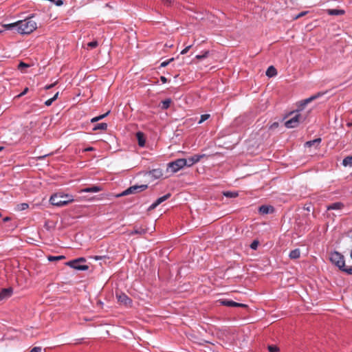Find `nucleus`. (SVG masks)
<instances>
[{
  "label": "nucleus",
  "instance_id": "nucleus-25",
  "mask_svg": "<svg viewBox=\"0 0 352 352\" xmlns=\"http://www.w3.org/2000/svg\"><path fill=\"white\" fill-rule=\"evenodd\" d=\"M171 102H172V100L170 98H167L164 100H162L161 102L162 103L161 108L164 110L168 109Z\"/></svg>",
  "mask_w": 352,
  "mask_h": 352
},
{
  "label": "nucleus",
  "instance_id": "nucleus-37",
  "mask_svg": "<svg viewBox=\"0 0 352 352\" xmlns=\"http://www.w3.org/2000/svg\"><path fill=\"white\" fill-rule=\"evenodd\" d=\"M161 1L166 6H171L173 4L172 0H161Z\"/></svg>",
  "mask_w": 352,
  "mask_h": 352
},
{
  "label": "nucleus",
  "instance_id": "nucleus-15",
  "mask_svg": "<svg viewBox=\"0 0 352 352\" xmlns=\"http://www.w3.org/2000/svg\"><path fill=\"white\" fill-rule=\"evenodd\" d=\"M217 302L221 305L226 306V307H234V305H235L234 301H233L232 300H229V299H225V298L219 299L217 300Z\"/></svg>",
  "mask_w": 352,
  "mask_h": 352
},
{
  "label": "nucleus",
  "instance_id": "nucleus-53",
  "mask_svg": "<svg viewBox=\"0 0 352 352\" xmlns=\"http://www.w3.org/2000/svg\"><path fill=\"white\" fill-rule=\"evenodd\" d=\"M58 92H57L51 99H53V101H55L58 98Z\"/></svg>",
  "mask_w": 352,
  "mask_h": 352
},
{
  "label": "nucleus",
  "instance_id": "nucleus-34",
  "mask_svg": "<svg viewBox=\"0 0 352 352\" xmlns=\"http://www.w3.org/2000/svg\"><path fill=\"white\" fill-rule=\"evenodd\" d=\"M209 118H210V115L209 114H203V115H201V119L199 121V123L201 124V123L204 122V121L208 120Z\"/></svg>",
  "mask_w": 352,
  "mask_h": 352
},
{
  "label": "nucleus",
  "instance_id": "nucleus-26",
  "mask_svg": "<svg viewBox=\"0 0 352 352\" xmlns=\"http://www.w3.org/2000/svg\"><path fill=\"white\" fill-rule=\"evenodd\" d=\"M107 128V124L106 123H99L94 126L93 130H102L104 131Z\"/></svg>",
  "mask_w": 352,
  "mask_h": 352
},
{
  "label": "nucleus",
  "instance_id": "nucleus-55",
  "mask_svg": "<svg viewBox=\"0 0 352 352\" xmlns=\"http://www.w3.org/2000/svg\"><path fill=\"white\" fill-rule=\"evenodd\" d=\"M2 220L7 221V220H10V217H4Z\"/></svg>",
  "mask_w": 352,
  "mask_h": 352
},
{
  "label": "nucleus",
  "instance_id": "nucleus-50",
  "mask_svg": "<svg viewBox=\"0 0 352 352\" xmlns=\"http://www.w3.org/2000/svg\"><path fill=\"white\" fill-rule=\"evenodd\" d=\"M160 80H161V81H162L163 83H165V82H167V79H166V77H164V76H161V77H160Z\"/></svg>",
  "mask_w": 352,
  "mask_h": 352
},
{
  "label": "nucleus",
  "instance_id": "nucleus-9",
  "mask_svg": "<svg viewBox=\"0 0 352 352\" xmlns=\"http://www.w3.org/2000/svg\"><path fill=\"white\" fill-rule=\"evenodd\" d=\"M118 301L126 306H131L132 300L124 293L116 294Z\"/></svg>",
  "mask_w": 352,
  "mask_h": 352
},
{
  "label": "nucleus",
  "instance_id": "nucleus-27",
  "mask_svg": "<svg viewBox=\"0 0 352 352\" xmlns=\"http://www.w3.org/2000/svg\"><path fill=\"white\" fill-rule=\"evenodd\" d=\"M342 164L344 166H352V156H348L345 157L342 161Z\"/></svg>",
  "mask_w": 352,
  "mask_h": 352
},
{
  "label": "nucleus",
  "instance_id": "nucleus-39",
  "mask_svg": "<svg viewBox=\"0 0 352 352\" xmlns=\"http://www.w3.org/2000/svg\"><path fill=\"white\" fill-rule=\"evenodd\" d=\"M28 67V65H27L26 63H23V62H21L18 66V68L21 70H22L23 68H27Z\"/></svg>",
  "mask_w": 352,
  "mask_h": 352
},
{
  "label": "nucleus",
  "instance_id": "nucleus-16",
  "mask_svg": "<svg viewBox=\"0 0 352 352\" xmlns=\"http://www.w3.org/2000/svg\"><path fill=\"white\" fill-rule=\"evenodd\" d=\"M102 190L101 188L97 186L85 188L80 190V192H98Z\"/></svg>",
  "mask_w": 352,
  "mask_h": 352
},
{
  "label": "nucleus",
  "instance_id": "nucleus-14",
  "mask_svg": "<svg viewBox=\"0 0 352 352\" xmlns=\"http://www.w3.org/2000/svg\"><path fill=\"white\" fill-rule=\"evenodd\" d=\"M274 210V208L272 206H266L263 205L259 207L258 211L261 214H269L272 213Z\"/></svg>",
  "mask_w": 352,
  "mask_h": 352
},
{
  "label": "nucleus",
  "instance_id": "nucleus-13",
  "mask_svg": "<svg viewBox=\"0 0 352 352\" xmlns=\"http://www.w3.org/2000/svg\"><path fill=\"white\" fill-rule=\"evenodd\" d=\"M12 294V287L2 289L0 292V301L3 299L10 297Z\"/></svg>",
  "mask_w": 352,
  "mask_h": 352
},
{
  "label": "nucleus",
  "instance_id": "nucleus-32",
  "mask_svg": "<svg viewBox=\"0 0 352 352\" xmlns=\"http://www.w3.org/2000/svg\"><path fill=\"white\" fill-rule=\"evenodd\" d=\"M269 352H278L279 348L275 345H269L267 346Z\"/></svg>",
  "mask_w": 352,
  "mask_h": 352
},
{
  "label": "nucleus",
  "instance_id": "nucleus-2",
  "mask_svg": "<svg viewBox=\"0 0 352 352\" xmlns=\"http://www.w3.org/2000/svg\"><path fill=\"white\" fill-rule=\"evenodd\" d=\"M75 201L74 197L71 194L58 192L53 194L50 199V202L52 205L62 207Z\"/></svg>",
  "mask_w": 352,
  "mask_h": 352
},
{
  "label": "nucleus",
  "instance_id": "nucleus-46",
  "mask_svg": "<svg viewBox=\"0 0 352 352\" xmlns=\"http://www.w3.org/2000/svg\"><path fill=\"white\" fill-rule=\"evenodd\" d=\"M53 99H49L45 101V104L46 106H50L52 103H53Z\"/></svg>",
  "mask_w": 352,
  "mask_h": 352
},
{
  "label": "nucleus",
  "instance_id": "nucleus-44",
  "mask_svg": "<svg viewBox=\"0 0 352 352\" xmlns=\"http://www.w3.org/2000/svg\"><path fill=\"white\" fill-rule=\"evenodd\" d=\"M56 6H60L63 4V1L62 0H57L53 1Z\"/></svg>",
  "mask_w": 352,
  "mask_h": 352
},
{
  "label": "nucleus",
  "instance_id": "nucleus-7",
  "mask_svg": "<svg viewBox=\"0 0 352 352\" xmlns=\"http://www.w3.org/2000/svg\"><path fill=\"white\" fill-rule=\"evenodd\" d=\"M186 166V159L180 158L175 160L174 162H170L168 164V168L173 173H176L181 168H184Z\"/></svg>",
  "mask_w": 352,
  "mask_h": 352
},
{
  "label": "nucleus",
  "instance_id": "nucleus-48",
  "mask_svg": "<svg viewBox=\"0 0 352 352\" xmlns=\"http://www.w3.org/2000/svg\"><path fill=\"white\" fill-rule=\"evenodd\" d=\"M28 91V88H25L23 92H21L18 96L21 97L22 96H24L27 92Z\"/></svg>",
  "mask_w": 352,
  "mask_h": 352
},
{
  "label": "nucleus",
  "instance_id": "nucleus-36",
  "mask_svg": "<svg viewBox=\"0 0 352 352\" xmlns=\"http://www.w3.org/2000/svg\"><path fill=\"white\" fill-rule=\"evenodd\" d=\"M173 58H170V59H169V60H168L163 61V62L161 63L160 66H161L162 67H166V66H167V65H168L171 61H173Z\"/></svg>",
  "mask_w": 352,
  "mask_h": 352
},
{
  "label": "nucleus",
  "instance_id": "nucleus-41",
  "mask_svg": "<svg viewBox=\"0 0 352 352\" xmlns=\"http://www.w3.org/2000/svg\"><path fill=\"white\" fill-rule=\"evenodd\" d=\"M308 12L307 11H303V12H301L300 13H299L298 14H297L295 17H294V19H298L303 16H305Z\"/></svg>",
  "mask_w": 352,
  "mask_h": 352
},
{
  "label": "nucleus",
  "instance_id": "nucleus-52",
  "mask_svg": "<svg viewBox=\"0 0 352 352\" xmlns=\"http://www.w3.org/2000/svg\"><path fill=\"white\" fill-rule=\"evenodd\" d=\"M106 256H94V259L96 260H100V259H102V258H105Z\"/></svg>",
  "mask_w": 352,
  "mask_h": 352
},
{
  "label": "nucleus",
  "instance_id": "nucleus-17",
  "mask_svg": "<svg viewBox=\"0 0 352 352\" xmlns=\"http://www.w3.org/2000/svg\"><path fill=\"white\" fill-rule=\"evenodd\" d=\"M343 207V204L340 202L334 203L328 206V215L330 216V211L332 210H340Z\"/></svg>",
  "mask_w": 352,
  "mask_h": 352
},
{
  "label": "nucleus",
  "instance_id": "nucleus-35",
  "mask_svg": "<svg viewBox=\"0 0 352 352\" xmlns=\"http://www.w3.org/2000/svg\"><path fill=\"white\" fill-rule=\"evenodd\" d=\"M343 272H345L346 274L349 275H352V266L346 265Z\"/></svg>",
  "mask_w": 352,
  "mask_h": 352
},
{
  "label": "nucleus",
  "instance_id": "nucleus-59",
  "mask_svg": "<svg viewBox=\"0 0 352 352\" xmlns=\"http://www.w3.org/2000/svg\"><path fill=\"white\" fill-rule=\"evenodd\" d=\"M351 257L352 258V250H351Z\"/></svg>",
  "mask_w": 352,
  "mask_h": 352
},
{
  "label": "nucleus",
  "instance_id": "nucleus-58",
  "mask_svg": "<svg viewBox=\"0 0 352 352\" xmlns=\"http://www.w3.org/2000/svg\"><path fill=\"white\" fill-rule=\"evenodd\" d=\"M4 148L3 146H0V151H1Z\"/></svg>",
  "mask_w": 352,
  "mask_h": 352
},
{
  "label": "nucleus",
  "instance_id": "nucleus-20",
  "mask_svg": "<svg viewBox=\"0 0 352 352\" xmlns=\"http://www.w3.org/2000/svg\"><path fill=\"white\" fill-rule=\"evenodd\" d=\"M300 256V251L298 248L292 250L289 254V257L291 259H297Z\"/></svg>",
  "mask_w": 352,
  "mask_h": 352
},
{
  "label": "nucleus",
  "instance_id": "nucleus-43",
  "mask_svg": "<svg viewBox=\"0 0 352 352\" xmlns=\"http://www.w3.org/2000/svg\"><path fill=\"white\" fill-rule=\"evenodd\" d=\"M74 261H76V263H85L86 261V259L83 257H80V258L74 259Z\"/></svg>",
  "mask_w": 352,
  "mask_h": 352
},
{
  "label": "nucleus",
  "instance_id": "nucleus-40",
  "mask_svg": "<svg viewBox=\"0 0 352 352\" xmlns=\"http://www.w3.org/2000/svg\"><path fill=\"white\" fill-rule=\"evenodd\" d=\"M234 304L235 305H234V307H243V308L248 307V305L245 304L239 303V302H234Z\"/></svg>",
  "mask_w": 352,
  "mask_h": 352
},
{
  "label": "nucleus",
  "instance_id": "nucleus-49",
  "mask_svg": "<svg viewBox=\"0 0 352 352\" xmlns=\"http://www.w3.org/2000/svg\"><path fill=\"white\" fill-rule=\"evenodd\" d=\"M94 150H95V148L94 147H91V146L85 148L84 149L85 151H94Z\"/></svg>",
  "mask_w": 352,
  "mask_h": 352
},
{
  "label": "nucleus",
  "instance_id": "nucleus-56",
  "mask_svg": "<svg viewBox=\"0 0 352 352\" xmlns=\"http://www.w3.org/2000/svg\"><path fill=\"white\" fill-rule=\"evenodd\" d=\"M259 224L258 223H256L253 226H252V228L254 229L256 226H258Z\"/></svg>",
  "mask_w": 352,
  "mask_h": 352
},
{
  "label": "nucleus",
  "instance_id": "nucleus-6",
  "mask_svg": "<svg viewBox=\"0 0 352 352\" xmlns=\"http://www.w3.org/2000/svg\"><path fill=\"white\" fill-rule=\"evenodd\" d=\"M305 119V116L296 113L294 116L285 122V126L289 129L296 127L300 123L303 122Z\"/></svg>",
  "mask_w": 352,
  "mask_h": 352
},
{
  "label": "nucleus",
  "instance_id": "nucleus-10",
  "mask_svg": "<svg viewBox=\"0 0 352 352\" xmlns=\"http://www.w3.org/2000/svg\"><path fill=\"white\" fill-rule=\"evenodd\" d=\"M65 265L69 266L77 270L85 271L89 269V266L87 265H81L80 263H76V261H70L65 263Z\"/></svg>",
  "mask_w": 352,
  "mask_h": 352
},
{
  "label": "nucleus",
  "instance_id": "nucleus-22",
  "mask_svg": "<svg viewBox=\"0 0 352 352\" xmlns=\"http://www.w3.org/2000/svg\"><path fill=\"white\" fill-rule=\"evenodd\" d=\"M276 74H277V72L274 66L269 67L266 71V75L268 77H273V76H275Z\"/></svg>",
  "mask_w": 352,
  "mask_h": 352
},
{
  "label": "nucleus",
  "instance_id": "nucleus-33",
  "mask_svg": "<svg viewBox=\"0 0 352 352\" xmlns=\"http://www.w3.org/2000/svg\"><path fill=\"white\" fill-rule=\"evenodd\" d=\"M98 45V43L97 41H91V42H89L87 43V47L91 49L95 48Z\"/></svg>",
  "mask_w": 352,
  "mask_h": 352
},
{
  "label": "nucleus",
  "instance_id": "nucleus-54",
  "mask_svg": "<svg viewBox=\"0 0 352 352\" xmlns=\"http://www.w3.org/2000/svg\"><path fill=\"white\" fill-rule=\"evenodd\" d=\"M63 221H60V226H58V229H61L63 227H65V226L63 224Z\"/></svg>",
  "mask_w": 352,
  "mask_h": 352
},
{
  "label": "nucleus",
  "instance_id": "nucleus-38",
  "mask_svg": "<svg viewBox=\"0 0 352 352\" xmlns=\"http://www.w3.org/2000/svg\"><path fill=\"white\" fill-rule=\"evenodd\" d=\"M192 45H189L188 46H186L182 52H181V54H186L188 50L192 47Z\"/></svg>",
  "mask_w": 352,
  "mask_h": 352
},
{
  "label": "nucleus",
  "instance_id": "nucleus-57",
  "mask_svg": "<svg viewBox=\"0 0 352 352\" xmlns=\"http://www.w3.org/2000/svg\"><path fill=\"white\" fill-rule=\"evenodd\" d=\"M4 30H6L4 28H3V30H0V34H1L2 32H4Z\"/></svg>",
  "mask_w": 352,
  "mask_h": 352
},
{
  "label": "nucleus",
  "instance_id": "nucleus-1",
  "mask_svg": "<svg viewBox=\"0 0 352 352\" xmlns=\"http://www.w3.org/2000/svg\"><path fill=\"white\" fill-rule=\"evenodd\" d=\"M34 15L28 17L24 20L18 21L15 23L3 24L2 26L6 30H15L20 34H29L37 28L36 23L32 20Z\"/></svg>",
  "mask_w": 352,
  "mask_h": 352
},
{
  "label": "nucleus",
  "instance_id": "nucleus-12",
  "mask_svg": "<svg viewBox=\"0 0 352 352\" xmlns=\"http://www.w3.org/2000/svg\"><path fill=\"white\" fill-rule=\"evenodd\" d=\"M170 197V194L168 193L160 198H158L154 203H153L150 207L148 208V210H153L157 206H159L160 204L168 199Z\"/></svg>",
  "mask_w": 352,
  "mask_h": 352
},
{
  "label": "nucleus",
  "instance_id": "nucleus-60",
  "mask_svg": "<svg viewBox=\"0 0 352 352\" xmlns=\"http://www.w3.org/2000/svg\"><path fill=\"white\" fill-rule=\"evenodd\" d=\"M0 217H1V214L0 213Z\"/></svg>",
  "mask_w": 352,
  "mask_h": 352
},
{
  "label": "nucleus",
  "instance_id": "nucleus-21",
  "mask_svg": "<svg viewBox=\"0 0 352 352\" xmlns=\"http://www.w3.org/2000/svg\"><path fill=\"white\" fill-rule=\"evenodd\" d=\"M327 12L329 15H342L344 13L343 10L338 9H329Z\"/></svg>",
  "mask_w": 352,
  "mask_h": 352
},
{
  "label": "nucleus",
  "instance_id": "nucleus-23",
  "mask_svg": "<svg viewBox=\"0 0 352 352\" xmlns=\"http://www.w3.org/2000/svg\"><path fill=\"white\" fill-rule=\"evenodd\" d=\"M223 195L228 198H235L238 197L239 193L236 191H225Z\"/></svg>",
  "mask_w": 352,
  "mask_h": 352
},
{
  "label": "nucleus",
  "instance_id": "nucleus-11",
  "mask_svg": "<svg viewBox=\"0 0 352 352\" xmlns=\"http://www.w3.org/2000/svg\"><path fill=\"white\" fill-rule=\"evenodd\" d=\"M204 155H195L190 157L186 158V166L188 167H190L192 166L193 164L197 163L199 162V160L204 157Z\"/></svg>",
  "mask_w": 352,
  "mask_h": 352
},
{
  "label": "nucleus",
  "instance_id": "nucleus-5",
  "mask_svg": "<svg viewBox=\"0 0 352 352\" xmlns=\"http://www.w3.org/2000/svg\"><path fill=\"white\" fill-rule=\"evenodd\" d=\"M147 188H148V186L146 184L134 185V186H130L129 188H128L127 189H126L121 193L116 195V197H120L129 195L131 194H136L138 192L145 190Z\"/></svg>",
  "mask_w": 352,
  "mask_h": 352
},
{
  "label": "nucleus",
  "instance_id": "nucleus-8",
  "mask_svg": "<svg viewBox=\"0 0 352 352\" xmlns=\"http://www.w3.org/2000/svg\"><path fill=\"white\" fill-rule=\"evenodd\" d=\"M324 94V92H318V94L307 98V99H305V100H302L301 101H299L298 102V111H300V110H302L309 103H310L311 102H312L313 100L318 98L319 97L323 96Z\"/></svg>",
  "mask_w": 352,
  "mask_h": 352
},
{
  "label": "nucleus",
  "instance_id": "nucleus-24",
  "mask_svg": "<svg viewBox=\"0 0 352 352\" xmlns=\"http://www.w3.org/2000/svg\"><path fill=\"white\" fill-rule=\"evenodd\" d=\"M47 259L49 261L54 262V261H58L60 260L65 259V256L63 255L60 256H48Z\"/></svg>",
  "mask_w": 352,
  "mask_h": 352
},
{
  "label": "nucleus",
  "instance_id": "nucleus-51",
  "mask_svg": "<svg viewBox=\"0 0 352 352\" xmlns=\"http://www.w3.org/2000/svg\"><path fill=\"white\" fill-rule=\"evenodd\" d=\"M98 121H99L98 116L95 117V118H93L91 120V122H98Z\"/></svg>",
  "mask_w": 352,
  "mask_h": 352
},
{
  "label": "nucleus",
  "instance_id": "nucleus-30",
  "mask_svg": "<svg viewBox=\"0 0 352 352\" xmlns=\"http://www.w3.org/2000/svg\"><path fill=\"white\" fill-rule=\"evenodd\" d=\"M258 245H259V241H258V240L256 239L252 242L250 247L251 249L256 250L257 249Z\"/></svg>",
  "mask_w": 352,
  "mask_h": 352
},
{
  "label": "nucleus",
  "instance_id": "nucleus-3",
  "mask_svg": "<svg viewBox=\"0 0 352 352\" xmlns=\"http://www.w3.org/2000/svg\"><path fill=\"white\" fill-rule=\"evenodd\" d=\"M156 221H144L141 225H135L129 234H151L155 230Z\"/></svg>",
  "mask_w": 352,
  "mask_h": 352
},
{
  "label": "nucleus",
  "instance_id": "nucleus-19",
  "mask_svg": "<svg viewBox=\"0 0 352 352\" xmlns=\"http://www.w3.org/2000/svg\"><path fill=\"white\" fill-rule=\"evenodd\" d=\"M136 137L138 141V144L140 146L142 147L145 145V138L143 133L138 132L136 133Z\"/></svg>",
  "mask_w": 352,
  "mask_h": 352
},
{
  "label": "nucleus",
  "instance_id": "nucleus-31",
  "mask_svg": "<svg viewBox=\"0 0 352 352\" xmlns=\"http://www.w3.org/2000/svg\"><path fill=\"white\" fill-rule=\"evenodd\" d=\"M208 54H209V51H206L203 53V54H199V55H197L195 56V58L197 59H199V60H201V59H203V58H205L206 57H208Z\"/></svg>",
  "mask_w": 352,
  "mask_h": 352
},
{
  "label": "nucleus",
  "instance_id": "nucleus-4",
  "mask_svg": "<svg viewBox=\"0 0 352 352\" xmlns=\"http://www.w3.org/2000/svg\"><path fill=\"white\" fill-rule=\"evenodd\" d=\"M330 261L333 264L338 267L340 270L344 272L346 265L345 264L344 258L342 254L338 252H334L331 254Z\"/></svg>",
  "mask_w": 352,
  "mask_h": 352
},
{
  "label": "nucleus",
  "instance_id": "nucleus-29",
  "mask_svg": "<svg viewBox=\"0 0 352 352\" xmlns=\"http://www.w3.org/2000/svg\"><path fill=\"white\" fill-rule=\"evenodd\" d=\"M28 207H29V206H28V204H26V203H23V204H18V205L16 206V209L18 211H22V210H26Z\"/></svg>",
  "mask_w": 352,
  "mask_h": 352
},
{
  "label": "nucleus",
  "instance_id": "nucleus-18",
  "mask_svg": "<svg viewBox=\"0 0 352 352\" xmlns=\"http://www.w3.org/2000/svg\"><path fill=\"white\" fill-rule=\"evenodd\" d=\"M57 224V221H45L44 228L48 231H53Z\"/></svg>",
  "mask_w": 352,
  "mask_h": 352
},
{
  "label": "nucleus",
  "instance_id": "nucleus-47",
  "mask_svg": "<svg viewBox=\"0 0 352 352\" xmlns=\"http://www.w3.org/2000/svg\"><path fill=\"white\" fill-rule=\"evenodd\" d=\"M109 113V111L107 112L104 114L99 116H98L99 120H100L103 119L104 118H105Z\"/></svg>",
  "mask_w": 352,
  "mask_h": 352
},
{
  "label": "nucleus",
  "instance_id": "nucleus-28",
  "mask_svg": "<svg viewBox=\"0 0 352 352\" xmlns=\"http://www.w3.org/2000/svg\"><path fill=\"white\" fill-rule=\"evenodd\" d=\"M320 142H321V139L320 138H317V139H315L314 140L307 142L306 144L307 146H311L315 145V144L318 145L320 143Z\"/></svg>",
  "mask_w": 352,
  "mask_h": 352
},
{
  "label": "nucleus",
  "instance_id": "nucleus-42",
  "mask_svg": "<svg viewBox=\"0 0 352 352\" xmlns=\"http://www.w3.org/2000/svg\"><path fill=\"white\" fill-rule=\"evenodd\" d=\"M30 352H42V348L40 346H35L32 349Z\"/></svg>",
  "mask_w": 352,
  "mask_h": 352
},
{
  "label": "nucleus",
  "instance_id": "nucleus-45",
  "mask_svg": "<svg viewBox=\"0 0 352 352\" xmlns=\"http://www.w3.org/2000/svg\"><path fill=\"white\" fill-rule=\"evenodd\" d=\"M56 84V82H55L54 83H52V84H51V85H46V86L45 87V89L46 90H47V89H50L51 88H52L53 87H54Z\"/></svg>",
  "mask_w": 352,
  "mask_h": 352
}]
</instances>
